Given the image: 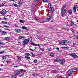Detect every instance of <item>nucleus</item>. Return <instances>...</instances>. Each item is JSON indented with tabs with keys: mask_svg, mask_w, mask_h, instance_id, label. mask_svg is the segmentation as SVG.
I'll return each mask as SVG.
<instances>
[{
	"mask_svg": "<svg viewBox=\"0 0 78 78\" xmlns=\"http://www.w3.org/2000/svg\"><path fill=\"white\" fill-rule=\"evenodd\" d=\"M29 42H30V39L28 38L27 39H25L24 41L23 45H27Z\"/></svg>",
	"mask_w": 78,
	"mask_h": 78,
	"instance_id": "1",
	"label": "nucleus"
},
{
	"mask_svg": "<svg viewBox=\"0 0 78 78\" xmlns=\"http://www.w3.org/2000/svg\"><path fill=\"white\" fill-rule=\"evenodd\" d=\"M51 19V17L50 16H48L47 17V19H45L43 21L44 22H48L49 20H50Z\"/></svg>",
	"mask_w": 78,
	"mask_h": 78,
	"instance_id": "2",
	"label": "nucleus"
},
{
	"mask_svg": "<svg viewBox=\"0 0 78 78\" xmlns=\"http://www.w3.org/2000/svg\"><path fill=\"white\" fill-rule=\"evenodd\" d=\"M19 70H20V71H18L16 73V75H19V74H21V73H22V71H24V72L25 71V70L23 69H20Z\"/></svg>",
	"mask_w": 78,
	"mask_h": 78,
	"instance_id": "3",
	"label": "nucleus"
},
{
	"mask_svg": "<svg viewBox=\"0 0 78 78\" xmlns=\"http://www.w3.org/2000/svg\"><path fill=\"white\" fill-rule=\"evenodd\" d=\"M66 12H67V10L66 9H64L62 10L61 14L62 17H63L64 16V14H66Z\"/></svg>",
	"mask_w": 78,
	"mask_h": 78,
	"instance_id": "4",
	"label": "nucleus"
},
{
	"mask_svg": "<svg viewBox=\"0 0 78 78\" xmlns=\"http://www.w3.org/2000/svg\"><path fill=\"white\" fill-rule=\"evenodd\" d=\"M66 43H67V41L63 40L60 41L59 42V44H62V45H64V44H66Z\"/></svg>",
	"mask_w": 78,
	"mask_h": 78,
	"instance_id": "5",
	"label": "nucleus"
},
{
	"mask_svg": "<svg viewBox=\"0 0 78 78\" xmlns=\"http://www.w3.org/2000/svg\"><path fill=\"white\" fill-rule=\"evenodd\" d=\"M74 6L73 7V10L74 12H75V13H76V8H78V7H77V5H74Z\"/></svg>",
	"mask_w": 78,
	"mask_h": 78,
	"instance_id": "6",
	"label": "nucleus"
},
{
	"mask_svg": "<svg viewBox=\"0 0 78 78\" xmlns=\"http://www.w3.org/2000/svg\"><path fill=\"white\" fill-rule=\"evenodd\" d=\"M60 64L61 65H64L65 64V60H62L60 61Z\"/></svg>",
	"mask_w": 78,
	"mask_h": 78,
	"instance_id": "7",
	"label": "nucleus"
},
{
	"mask_svg": "<svg viewBox=\"0 0 78 78\" xmlns=\"http://www.w3.org/2000/svg\"><path fill=\"white\" fill-rule=\"evenodd\" d=\"M66 6L67 5H66V4H64L62 7L61 10H62L63 9H65V8H66Z\"/></svg>",
	"mask_w": 78,
	"mask_h": 78,
	"instance_id": "8",
	"label": "nucleus"
},
{
	"mask_svg": "<svg viewBox=\"0 0 78 78\" xmlns=\"http://www.w3.org/2000/svg\"><path fill=\"white\" fill-rule=\"evenodd\" d=\"M15 31L16 33H21V30L18 29H16L15 30Z\"/></svg>",
	"mask_w": 78,
	"mask_h": 78,
	"instance_id": "9",
	"label": "nucleus"
},
{
	"mask_svg": "<svg viewBox=\"0 0 78 78\" xmlns=\"http://www.w3.org/2000/svg\"><path fill=\"white\" fill-rule=\"evenodd\" d=\"M19 5L21 6V5L23 4V2L21 0H19Z\"/></svg>",
	"mask_w": 78,
	"mask_h": 78,
	"instance_id": "10",
	"label": "nucleus"
},
{
	"mask_svg": "<svg viewBox=\"0 0 78 78\" xmlns=\"http://www.w3.org/2000/svg\"><path fill=\"white\" fill-rule=\"evenodd\" d=\"M68 76H71V75H72V73H71V71H69L68 72Z\"/></svg>",
	"mask_w": 78,
	"mask_h": 78,
	"instance_id": "11",
	"label": "nucleus"
},
{
	"mask_svg": "<svg viewBox=\"0 0 78 78\" xmlns=\"http://www.w3.org/2000/svg\"><path fill=\"white\" fill-rule=\"evenodd\" d=\"M2 34H3L4 35H5L6 34V32L5 31H3L2 32Z\"/></svg>",
	"mask_w": 78,
	"mask_h": 78,
	"instance_id": "12",
	"label": "nucleus"
},
{
	"mask_svg": "<svg viewBox=\"0 0 78 78\" xmlns=\"http://www.w3.org/2000/svg\"><path fill=\"white\" fill-rule=\"evenodd\" d=\"M18 37L19 39H24V37L23 36H20Z\"/></svg>",
	"mask_w": 78,
	"mask_h": 78,
	"instance_id": "13",
	"label": "nucleus"
},
{
	"mask_svg": "<svg viewBox=\"0 0 78 78\" xmlns=\"http://www.w3.org/2000/svg\"><path fill=\"white\" fill-rule=\"evenodd\" d=\"M32 75L34 76H37L39 75V74H33Z\"/></svg>",
	"mask_w": 78,
	"mask_h": 78,
	"instance_id": "14",
	"label": "nucleus"
},
{
	"mask_svg": "<svg viewBox=\"0 0 78 78\" xmlns=\"http://www.w3.org/2000/svg\"><path fill=\"white\" fill-rule=\"evenodd\" d=\"M22 28H23V29H25V30H28V29H27V28L25 26L22 27Z\"/></svg>",
	"mask_w": 78,
	"mask_h": 78,
	"instance_id": "15",
	"label": "nucleus"
},
{
	"mask_svg": "<svg viewBox=\"0 0 78 78\" xmlns=\"http://www.w3.org/2000/svg\"><path fill=\"white\" fill-rule=\"evenodd\" d=\"M68 12L69 14H72V12L71 10H69Z\"/></svg>",
	"mask_w": 78,
	"mask_h": 78,
	"instance_id": "16",
	"label": "nucleus"
},
{
	"mask_svg": "<svg viewBox=\"0 0 78 78\" xmlns=\"http://www.w3.org/2000/svg\"><path fill=\"white\" fill-rule=\"evenodd\" d=\"M2 11L3 12H4V14H6V10H5V9H3L2 10Z\"/></svg>",
	"mask_w": 78,
	"mask_h": 78,
	"instance_id": "17",
	"label": "nucleus"
},
{
	"mask_svg": "<svg viewBox=\"0 0 78 78\" xmlns=\"http://www.w3.org/2000/svg\"><path fill=\"white\" fill-rule=\"evenodd\" d=\"M31 45H34V46H36V45H37V44H35L34 43H30Z\"/></svg>",
	"mask_w": 78,
	"mask_h": 78,
	"instance_id": "18",
	"label": "nucleus"
},
{
	"mask_svg": "<svg viewBox=\"0 0 78 78\" xmlns=\"http://www.w3.org/2000/svg\"><path fill=\"white\" fill-rule=\"evenodd\" d=\"M54 62H58L59 61L58 60V59H56L54 60Z\"/></svg>",
	"mask_w": 78,
	"mask_h": 78,
	"instance_id": "19",
	"label": "nucleus"
},
{
	"mask_svg": "<svg viewBox=\"0 0 78 78\" xmlns=\"http://www.w3.org/2000/svg\"><path fill=\"white\" fill-rule=\"evenodd\" d=\"M25 58H26V59H30V57H28V56H25Z\"/></svg>",
	"mask_w": 78,
	"mask_h": 78,
	"instance_id": "20",
	"label": "nucleus"
},
{
	"mask_svg": "<svg viewBox=\"0 0 78 78\" xmlns=\"http://www.w3.org/2000/svg\"><path fill=\"white\" fill-rule=\"evenodd\" d=\"M76 69H73L72 70V72H76Z\"/></svg>",
	"mask_w": 78,
	"mask_h": 78,
	"instance_id": "21",
	"label": "nucleus"
},
{
	"mask_svg": "<svg viewBox=\"0 0 78 78\" xmlns=\"http://www.w3.org/2000/svg\"><path fill=\"white\" fill-rule=\"evenodd\" d=\"M71 26H73V25L74 24V23L72 21H71Z\"/></svg>",
	"mask_w": 78,
	"mask_h": 78,
	"instance_id": "22",
	"label": "nucleus"
},
{
	"mask_svg": "<svg viewBox=\"0 0 78 78\" xmlns=\"http://www.w3.org/2000/svg\"><path fill=\"white\" fill-rule=\"evenodd\" d=\"M5 39L6 40L8 41L9 40V38L8 37H6L5 38Z\"/></svg>",
	"mask_w": 78,
	"mask_h": 78,
	"instance_id": "23",
	"label": "nucleus"
},
{
	"mask_svg": "<svg viewBox=\"0 0 78 78\" xmlns=\"http://www.w3.org/2000/svg\"><path fill=\"white\" fill-rule=\"evenodd\" d=\"M14 6L15 7H16L17 8H18V5L16 4H14Z\"/></svg>",
	"mask_w": 78,
	"mask_h": 78,
	"instance_id": "24",
	"label": "nucleus"
},
{
	"mask_svg": "<svg viewBox=\"0 0 78 78\" xmlns=\"http://www.w3.org/2000/svg\"><path fill=\"white\" fill-rule=\"evenodd\" d=\"M12 78H16V75L12 76Z\"/></svg>",
	"mask_w": 78,
	"mask_h": 78,
	"instance_id": "25",
	"label": "nucleus"
},
{
	"mask_svg": "<svg viewBox=\"0 0 78 78\" xmlns=\"http://www.w3.org/2000/svg\"><path fill=\"white\" fill-rule=\"evenodd\" d=\"M48 6L49 8H51V4L50 3H49L48 4Z\"/></svg>",
	"mask_w": 78,
	"mask_h": 78,
	"instance_id": "26",
	"label": "nucleus"
},
{
	"mask_svg": "<svg viewBox=\"0 0 78 78\" xmlns=\"http://www.w3.org/2000/svg\"><path fill=\"white\" fill-rule=\"evenodd\" d=\"M2 58L3 59H6V57L5 56H3L2 57Z\"/></svg>",
	"mask_w": 78,
	"mask_h": 78,
	"instance_id": "27",
	"label": "nucleus"
},
{
	"mask_svg": "<svg viewBox=\"0 0 78 78\" xmlns=\"http://www.w3.org/2000/svg\"><path fill=\"white\" fill-rule=\"evenodd\" d=\"M3 27H5V28H9V26H6V25H4Z\"/></svg>",
	"mask_w": 78,
	"mask_h": 78,
	"instance_id": "28",
	"label": "nucleus"
},
{
	"mask_svg": "<svg viewBox=\"0 0 78 78\" xmlns=\"http://www.w3.org/2000/svg\"><path fill=\"white\" fill-rule=\"evenodd\" d=\"M37 61V60L35 59L34 61V63H36Z\"/></svg>",
	"mask_w": 78,
	"mask_h": 78,
	"instance_id": "29",
	"label": "nucleus"
},
{
	"mask_svg": "<svg viewBox=\"0 0 78 78\" xmlns=\"http://www.w3.org/2000/svg\"><path fill=\"white\" fill-rule=\"evenodd\" d=\"M18 60H19L20 61L21 60V58H20V57L19 56H18Z\"/></svg>",
	"mask_w": 78,
	"mask_h": 78,
	"instance_id": "30",
	"label": "nucleus"
},
{
	"mask_svg": "<svg viewBox=\"0 0 78 78\" xmlns=\"http://www.w3.org/2000/svg\"><path fill=\"white\" fill-rule=\"evenodd\" d=\"M5 52L4 51H1L0 52V55L1 54H3V53H4Z\"/></svg>",
	"mask_w": 78,
	"mask_h": 78,
	"instance_id": "31",
	"label": "nucleus"
},
{
	"mask_svg": "<svg viewBox=\"0 0 78 78\" xmlns=\"http://www.w3.org/2000/svg\"><path fill=\"white\" fill-rule=\"evenodd\" d=\"M51 10L52 12L54 11V8L53 7L51 8Z\"/></svg>",
	"mask_w": 78,
	"mask_h": 78,
	"instance_id": "32",
	"label": "nucleus"
},
{
	"mask_svg": "<svg viewBox=\"0 0 78 78\" xmlns=\"http://www.w3.org/2000/svg\"><path fill=\"white\" fill-rule=\"evenodd\" d=\"M50 55L51 56H54V54H53V53H51Z\"/></svg>",
	"mask_w": 78,
	"mask_h": 78,
	"instance_id": "33",
	"label": "nucleus"
},
{
	"mask_svg": "<svg viewBox=\"0 0 78 78\" xmlns=\"http://www.w3.org/2000/svg\"><path fill=\"white\" fill-rule=\"evenodd\" d=\"M48 12L50 14H51V10H49L48 11Z\"/></svg>",
	"mask_w": 78,
	"mask_h": 78,
	"instance_id": "34",
	"label": "nucleus"
},
{
	"mask_svg": "<svg viewBox=\"0 0 78 78\" xmlns=\"http://www.w3.org/2000/svg\"><path fill=\"white\" fill-rule=\"evenodd\" d=\"M68 47H62V48H67Z\"/></svg>",
	"mask_w": 78,
	"mask_h": 78,
	"instance_id": "35",
	"label": "nucleus"
},
{
	"mask_svg": "<svg viewBox=\"0 0 78 78\" xmlns=\"http://www.w3.org/2000/svg\"><path fill=\"white\" fill-rule=\"evenodd\" d=\"M3 42L0 41V45H3Z\"/></svg>",
	"mask_w": 78,
	"mask_h": 78,
	"instance_id": "36",
	"label": "nucleus"
},
{
	"mask_svg": "<svg viewBox=\"0 0 78 78\" xmlns=\"http://www.w3.org/2000/svg\"><path fill=\"white\" fill-rule=\"evenodd\" d=\"M48 51H51V49L50 48H48Z\"/></svg>",
	"mask_w": 78,
	"mask_h": 78,
	"instance_id": "37",
	"label": "nucleus"
},
{
	"mask_svg": "<svg viewBox=\"0 0 78 78\" xmlns=\"http://www.w3.org/2000/svg\"><path fill=\"white\" fill-rule=\"evenodd\" d=\"M48 2V1L47 0H43V2L45 3V2Z\"/></svg>",
	"mask_w": 78,
	"mask_h": 78,
	"instance_id": "38",
	"label": "nucleus"
},
{
	"mask_svg": "<svg viewBox=\"0 0 78 78\" xmlns=\"http://www.w3.org/2000/svg\"><path fill=\"white\" fill-rule=\"evenodd\" d=\"M30 51H34V50H33L31 49V48H30Z\"/></svg>",
	"mask_w": 78,
	"mask_h": 78,
	"instance_id": "39",
	"label": "nucleus"
},
{
	"mask_svg": "<svg viewBox=\"0 0 78 78\" xmlns=\"http://www.w3.org/2000/svg\"><path fill=\"white\" fill-rule=\"evenodd\" d=\"M31 54L32 56H35V55L32 52L31 53Z\"/></svg>",
	"mask_w": 78,
	"mask_h": 78,
	"instance_id": "40",
	"label": "nucleus"
},
{
	"mask_svg": "<svg viewBox=\"0 0 78 78\" xmlns=\"http://www.w3.org/2000/svg\"><path fill=\"white\" fill-rule=\"evenodd\" d=\"M20 22L21 23H23L24 21L22 20H20Z\"/></svg>",
	"mask_w": 78,
	"mask_h": 78,
	"instance_id": "41",
	"label": "nucleus"
},
{
	"mask_svg": "<svg viewBox=\"0 0 78 78\" xmlns=\"http://www.w3.org/2000/svg\"><path fill=\"white\" fill-rule=\"evenodd\" d=\"M73 45L74 46H76L77 45V44H76L75 43H73Z\"/></svg>",
	"mask_w": 78,
	"mask_h": 78,
	"instance_id": "42",
	"label": "nucleus"
},
{
	"mask_svg": "<svg viewBox=\"0 0 78 78\" xmlns=\"http://www.w3.org/2000/svg\"><path fill=\"white\" fill-rule=\"evenodd\" d=\"M4 5H5V4L2 3V4L1 5V7H2V6H4Z\"/></svg>",
	"mask_w": 78,
	"mask_h": 78,
	"instance_id": "43",
	"label": "nucleus"
},
{
	"mask_svg": "<svg viewBox=\"0 0 78 78\" xmlns=\"http://www.w3.org/2000/svg\"><path fill=\"white\" fill-rule=\"evenodd\" d=\"M26 55L27 56H30V55L29 53H27L26 54Z\"/></svg>",
	"mask_w": 78,
	"mask_h": 78,
	"instance_id": "44",
	"label": "nucleus"
},
{
	"mask_svg": "<svg viewBox=\"0 0 78 78\" xmlns=\"http://www.w3.org/2000/svg\"><path fill=\"white\" fill-rule=\"evenodd\" d=\"M0 13L1 14H2V15H3V14H4V13H3V12L2 11L0 12Z\"/></svg>",
	"mask_w": 78,
	"mask_h": 78,
	"instance_id": "45",
	"label": "nucleus"
},
{
	"mask_svg": "<svg viewBox=\"0 0 78 78\" xmlns=\"http://www.w3.org/2000/svg\"><path fill=\"white\" fill-rule=\"evenodd\" d=\"M6 62H7V64H9V61H6Z\"/></svg>",
	"mask_w": 78,
	"mask_h": 78,
	"instance_id": "46",
	"label": "nucleus"
},
{
	"mask_svg": "<svg viewBox=\"0 0 78 78\" xmlns=\"http://www.w3.org/2000/svg\"><path fill=\"white\" fill-rule=\"evenodd\" d=\"M62 29H65L66 30H67V28H65L64 27H62Z\"/></svg>",
	"mask_w": 78,
	"mask_h": 78,
	"instance_id": "47",
	"label": "nucleus"
},
{
	"mask_svg": "<svg viewBox=\"0 0 78 78\" xmlns=\"http://www.w3.org/2000/svg\"><path fill=\"white\" fill-rule=\"evenodd\" d=\"M5 22L4 21H2V23H5Z\"/></svg>",
	"mask_w": 78,
	"mask_h": 78,
	"instance_id": "48",
	"label": "nucleus"
},
{
	"mask_svg": "<svg viewBox=\"0 0 78 78\" xmlns=\"http://www.w3.org/2000/svg\"><path fill=\"white\" fill-rule=\"evenodd\" d=\"M76 36V39H78V36Z\"/></svg>",
	"mask_w": 78,
	"mask_h": 78,
	"instance_id": "49",
	"label": "nucleus"
},
{
	"mask_svg": "<svg viewBox=\"0 0 78 78\" xmlns=\"http://www.w3.org/2000/svg\"><path fill=\"white\" fill-rule=\"evenodd\" d=\"M39 1H40V0H36V2H39Z\"/></svg>",
	"mask_w": 78,
	"mask_h": 78,
	"instance_id": "50",
	"label": "nucleus"
},
{
	"mask_svg": "<svg viewBox=\"0 0 78 78\" xmlns=\"http://www.w3.org/2000/svg\"><path fill=\"white\" fill-rule=\"evenodd\" d=\"M3 19H5V20H8V19H7V18H6L5 17H4L3 18Z\"/></svg>",
	"mask_w": 78,
	"mask_h": 78,
	"instance_id": "51",
	"label": "nucleus"
},
{
	"mask_svg": "<svg viewBox=\"0 0 78 78\" xmlns=\"http://www.w3.org/2000/svg\"><path fill=\"white\" fill-rule=\"evenodd\" d=\"M58 78H62V77L61 76H59V77H58Z\"/></svg>",
	"mask_w": 78,
	"mask_h": 78,
	"instance_id": "52",
	"label": "nucleus"
},
{
	"mask_svg": "<svg viewBox=\"0 0 78 78\" xmlns=\"http://www.w3.org/2000/svg\"><path fill=\"white\" fill-rule=\"evenodd\" d=\"M14 67H19V66H14Z\"/></svg>",
	"mask_w": 78,
	"mask_h": 78,
	"instance_id": "53",
	"label": "nucleus"
},
{
	"mask_svg": "<svg viewBox=\"0 0 78 78\" xmlns=\"http://www.w3.org/2000/svg\"><path fill=\"white\" fill-rule=\"evenodd\" d=\"M56 49L58 50H59V48H57Z\"/></svg>",
	"mask_w": 78,
	"mask_h": 78,
	"instance_id": "54",
	"label": "nucleus"
},
{
	"mask_svg": "<svg viewBox=\"0 0 78 78\" xmlns=\"http://www.w3.org/2000/svg\"><path fill=\"white\" fill-rule=\"evenodd\" d=\"M23 66L24 67H27V66H26V65H23Z\"/></svg>",
	"mask_w": 78,
	"mask_h": 78,
	"instance_id": "55",
	"label": "nucleus"
},
{
	"mask_svg": "<svg viewBox=\"0 0 78 78\" xmlns=\"http://www.w3.org/2000/svg\"><path fill=\"white\" fill-rule=\"evenodd\" d=\"M35 19L37 20H39V19H37V18H35Z\"/></svg>",
	"mask_w": 78,
	"mask_h": 78,
	"instance_id": "56",
	"label": "nucleus"
},
{
	"mask_svg": "<svg viewBox=\"0 0 78 78\" xmlns=\"http://www.w3.org/2000/svg\"><path fill=\"white\" fill-rule=\"evenodd\" d=\"M67 43V44H69L70 43V42L69 41H68Z\"/></svg>",
	"mask_w": 78,
	"mask_h": 78,
	"instance_id": "57",
	"label": "nucleus"
},
{
	"mask_svg": "<svg viewBox=\"0 0 78 78\" xmlns=\"http://www.w3.org/2000/svg\"><path fill=\"white\" fill-rule=\"evenodd\" d=\"M50 22H53V20H51Z\"/></svg>",
	"mask_w": 78,
	"mask_h": 78,
	"instance_id": "58",
	"label": "nucleus"
},
{
	"mask_svg": "<svg viewBox=\"0 0 78 78\" xmlns=\"http://www.w3.org/2000/svg\"><path fill=\"white\" fill-rule=\"evenodd\" d=\"M7 30H8V31H11L10 29H7Z\"/></svg>",
	"mask_w": 78,
	"mask_h": 78,
	"instance_id": "59",
	"label": "nucleus"
},
{
	"mask_svg": "<svg viewBox=\"0 0 78 78\" xmlns=\"http://www.w3.org/2000/svg\"><path fill=\"white\" fill-rule=\"evenodd\" d=\"M41 50H42V51H44V49H41Z\"/></svg>",
	"mask_w": 78,
	"mask_h": 78,
	"instance_id": "60",
	"label": "nucleus"
},
{
	"mask_svg": "<svg viewBox=\"0 0 78 78\" xmlns=\"http://www.w3.org/2000/svg\"><path fill=\"white\" fill-rule=\"evenodd\" d=\"M2 19L1 18H0V20H2Z\"/></svg>",
	"mask_w": 78,
	"mask_h": 78,
	"instance_id": "61",
	"label": "nucleus"
},
{
	"mask_svg": "<svg viewBox=\"0 0 78 78\" xmlns=\"http://www.w3.org/2000/svg\"><path fill=\"white\" fill-rule=\"evenodd\" d=\"M15 27H18V26H16V25H15Z\"/></svg>",
	"mask_w": 78,
	"mask_h": 78,
	"instance_id": "62",
	"label": "nucleus"
},
{
	"mask_svg": "<svg viewBox=\"0 0 78 78\" xmlns=\"http://www.w3.org/2000/svg\"><path fill=\"white\" fill-rule=\"evenodd\" d=\"M5 24H7V23H8L7 22H5Z\"/></svg>",
	"mask_w": 78,
	"mask_h": 78,
	"instance_id": "63",
	"label": "nucleus"
},
{
	"mask_svg": "<svg viewBox=\"0 0 78 78\" xmlns=\"http://www.w3.org/2000/svg\"><path fill=\"white\" fill-rule=\"evenodd\" d=\"M76 70H78V68H76Z\"/></svg>",
	"mask_w": 78,
	"mask_h": 78,
	"instance_id": "64",
	"label": "nucleus"
}]
</instances>
